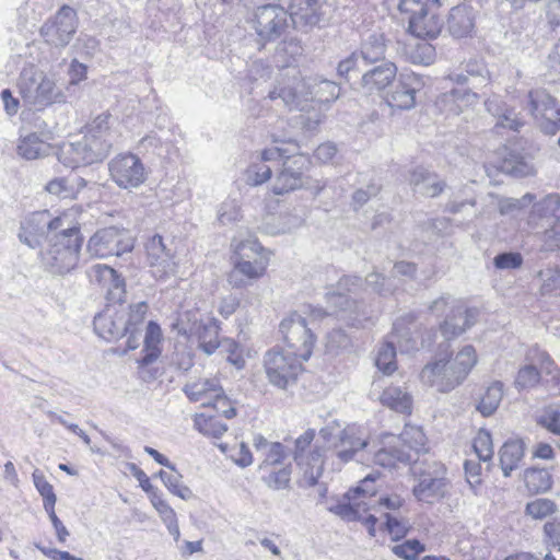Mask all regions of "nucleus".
Instances as JSON below:
<instances>
[{
    "mask_svg": "<svg viewBox=\"0 0 560 560\" xmlns=\"http://www.w3.org/2000/svg\"><path fill=\"white\" fill-rule=\"evenodd\" d=\"M110 179L121 189H137L148 180L149 172L142 160L131 152L115 155L108 163Z\"/></svg>",
    "mask_w": 560,
    "mask_h": 560,
    "instance_id": "12",
    "label": "nucleus"
},
{
    "mask_svg": "<svg viewBox=\"0 0 560 560\" xmlns=\"http://www.w3.org/2000/svg\"><path fill=\"white\" fill-rule=\"evenodd\" d=\"M50 217L48 210L36 211L27 215L22 224L19 234L20 240L30 247H37L42 244L46 231L51 235Z\"/></svg>",
    "mask_w": 560,
    "mask_h": 560,
    "instance_id": "26",
    "label": "nucleus"
},
{
    "mask_svg": "<svg viewBox=\"0 0 560 560\" xmlns=\"http://www.w3.org/2000/svg\"><path fill=\"white\" fill-rule=\"evenodd\" d=\"M323 8L324 0H290L289 21L296 30H311L323 20Z\"/></svg>",
    "mask_w": 560,
    "mask_h": 560,
    "instance_id": "25",
    "label": "nucleus"
},
{
    "mask_svg": "<svg viewBox=\"0 0 560 560\" xmlns=\"http://www.w3.org/2000/svg\"><path fill=\"white\" fill-rule=\"evenodd\" d=\"M366 445L368 439L365 431L355 424L347 425L341 431L338 444L336 445L337 456L342 462H348Z\"/></svg>",
    "mask_w": 560,
    "mask_h": 560,
    "instance_id": "31",
    "label": "nucleus"
},
{
    "mask_svg": "<svg viewBox=\"0 0 560 560\" xmlns=\"http://www.w3.org/2000/svg\"><path fill=\"white\" fill-rule=\"evenodd\" d=\"M47 514H48L49 520L55 528L58 541L61 544L66 542V540L69 536V532H68L67 527L59 520L55 510L52 512H47Z\"/></svg>",
    "mask_w": 560,
    "mask_h": 560,
    "instance_id": "62",
    "label": "nucleus"
},
{
    "mask_svg": "<svg viewBox=\"0 0 560 560\" xmlns=\"http://www.w3.org/2000/svg\"><path fill=\"white\" fill-rule=\"evenodd\" d=\"M376 366L385 375H392L397 370L396 349L393 343L385 342L376 355Z\"/></svg>",
    "mask_w": 560,
    "mask_h": 560,
    "instance_id": "47",
    "label": "nucleus"
},
{
    "mask_svg": "<svg viewBox=\"0 0 560 560\" xmlns=\"http://www.w3.org/2000/svg\"><path fill=\"white\" fill-rule=\"evenodd\" d=\"M385 527L392 540L399 541L404 539L410 532L411 526L404 520L387 515Z\"/></svg>",
    "mask_w": 560,
    "mask_h": 560,
    "instance_id": "54",
    "label": "nucleus"
},
{
    "mask_svg": "<svg viewBox=\"0 0 560 560\" xmlns=\"http://www.w3.org/2000/svg\"><path fill=\"white\" fill-rule=\"evenodd\" d=\"M471 446L479 460L488 463L492 459L493 443L489 431L479 429L472 438Z\"/></svg>",
    "mask_w": 560,
    "mask_h": 560,
    "instance_id": "44",
    "label": "nucleus"
},
{
    "mask_svg": "<svg viewBox=\"0 0 560 560\" xmlns=\"http://www.w3.org/2000/svg\"><path fill=\"white\" fill-rule=\"evenodd\" d=\"M408 491L404 487H396L392 489L390 492L382 495L377 504L380 508L389 510V511H398L400 510L405 503L407 498Z\"/></svg>",
    "mask_w": 560,
    "mask_h": 560,
    "instance_id": "49",
    "label": "nucleus"
},
{
    "mask_svg": "<svg viewBox=\"0 0 560 560\" xmlns=\"http://www.w3.org/2000/svg\"><path fill=\"white\" fill-rule=\"evenodd\" d=\"M260 159V163H253L246 170V182L250 186H259L271 178V167Z\"/></svg>",
    "mask_w": 560,
    "mask_h": 560,
    "instance_id": "51",
    "label": "nucleus"
},
{
    "mask_svg": "<svg viewBox=\"0 0 560 560\" xmlns=\"http://www.w3.org/2000/svg\"><path fill=\"white\" fill-rule=\"evenodd\" d=\"M135 247V237L129 230L107 226L96 231L88 241V253L95 258L121 256Z\"/></svg>",
    "mask_w": 560,
    "mask_h": 560,
    "instance_id": "11",
    "label": "nucleus"
},
{
    "mask_svg": "<svg viewBox=\"0 0 560 560\" xmlns=\"http://www.w3.org/2000/svg\"><path fill=\"white\" fill-rule=\"evenodd\" d=\"M122 308L126 314V317H124V325L126 327V335H128L126 349L135 350L139 346V338L137 335L140 326L143 324L148 315L149 304L147 302H138L130 304L127 307L122 305Z\"/></svg>",
    "mask_w": 560,
    "mask_h": 560,
    "instance_id": "33",
    "label": "nucleus"
},
{
    "mask_svg": "<svg viewBox=\"0 0 560 560\" xmlns=\"http://www.w3.org/2000/svg\"><path fill=\"white\" fill-rule=\"evenodd\" d=\"M144 258L155 277L163 278L172 265L173 255L165 246L163 237L155 234L149 237L143 245Z\"/></svg>",
    "mask_w": 560,
    "mask_h": 560,
    "instance_id": "27",
    "label": "nucleus"
},
{
    "mask_svg": "<svg viewBox=\"0 0 560 560\" xmlns=\"http://www.w3.org/2000/svg\"><path fill=\"white\" fill-rule=\"evenodd\" d=\"M481 460L467 459L465 462V475L466 479L471 487H478L482 482V467Z\"/></svg>",
    "mask_w": 560,
    "mask_h": 560,
    "instance_id": "57",
    "label": "nucleus"
},
{
    "mask_svg": "<svg viewBox=\"0 0 560 560\" xmlns=\"http://www.w3.org/2000/svg\"><path fill=\"white\" fill-rule=\"evenodd\" d=\"M446 475V467L442 464L435 465L431 470L423 472L412 490L416 499L429 504L444 499L450 485Z\"/></svg>",
    "mask_w": 560,
    "mask_h": 560,
    "instance_id": "17",
    "label": "nucleus"
},
{
    "mask_svg": "<svg viewBox=\"0 0 560 560\" xmlns=\"http://www.w3.org/2000/svg\"><path fill=\"white\" fill-rule=\"evenodd\" d=\"M184 393L191 402L200 404L206 410L219 408L224 416L234 413L237 402L225 393L218 376L201 377L184 386Z\"/></svg>",
    "mask_w": 560,
    "mask_h": 560,
    "instance_id": "8",
    "label": "nucleus"
},
{
    "mask_svg": "<svg viewBox=\"0 0 560 560\" xmlns=\"http://www.w3.org/2000/svg\"><path fill=\"white\" fill-rule=\"evenodd\" d=\"M532 360L537 362L546 375L551 376L552 386L558 389L560 395V369L556 365L551 357L542 350H534L532 352Z\"/></svg>",
    "mask_w": 560,
    "mask_h": 560,
    "instance_id": "46",
    "label": "nucleus"
},
{
    "mask_svg": "<svg viewBox=\"0 0 560 560\" xmlns=\"http://www.w3.org/2000/svg\"><path fill=\"white\" fill-rule=\"evenodd\" d=\"M78 26L75 10L65 4L40 26L39 33L47 45L65 48L72 40Z\"/></svg>",
    "mask_w": 560,
    "mask_h": 560,
    "instance_id": "13",
    "label": "nucleus"
},
{
    "mask_svg": "<svg viewBox=\"0 0 560 560\" xmlns=\"http://www.w3.org/2000/svg\"><path fill=\"white\" fill-rule=\"evenodd\" d=\"M237 416V405H234V413L224 416L219 408H211L210 410L202 409L192 415L194 429L210 440H220L229 430L226 421L234 419Z\"/></svg>",
    "mask_w": 560,
    "mask_h": 560,
    "instance_id": "22",
    "label": "nucleus"
},
{
    "mask_svg": "<svg viewBox=\"0 0 560 560\" xmlns=\"http://www.w3.org/2000/svg\"><path fill=\"white\" fill-rule=\"evenodd\" d=\"M523 258L518 253H504L494 258V265L499 269L518 268Z\"/></svg>",
    "mask_w": 560,
    "mask_h": 560,
    "instance_id": "58",
    "label": "nucleus"
},
{
    "mask_svg": "<svg viewBox=\"0 0 560 560\" xmlns=\"http://www.w3.org/2000/svg\"><path fill=\"white\" fill-rule=\"evenodd\" d=\"M424 550V545L418 539H408L392 548L393 553L404 560H417Z\"/></svg>",
    "mask_w": 560,
    "mask_h": 560,
    "instance_id": "50",
    "label": "nucleus"
},
{
    "mask_svg": "<svg viewBox=\"0 0 560 560\" xmlns=\"http://www.w3.org/2000/svg\"><path fill=\"white\" fill-rule=\"evenodd\" d=\"M90 282L104 295L109 304L122 303L126 298L125 279L114 268L97 264L89 273Z\"/></svg>",
    "mask_w": 560,
    "mask_h": 560,
    "instance_id": "14",
    "label": "nucleus"
},
{
    "mask_svg": "<svg viewBox=\"0 0 560 560\" xmlns=\"http://www.w3.org/2000/svg\"><path fill=\"white\" fill-rule=\"evenodd\" d=\"M392 434H384L381 439V446L373 455V464L383 468H396L400 464L407 465V460L398 446L387 444Z\"/></svg>",
    "mask_w": 560,
    "mask_h": 560,
    "instance_id": "38",
    "label": "nucleus"
},
{
    "mask_svg": "<svg viewBox=\"0 0 560 560\" xmlns=\"http://www.w3.org/2000/svg\"><path fill=\"white\" fill-rule=\"evenodd\" d=\"M555 456V448L547 442L537 443L532 451V457L535 459L551 460Z\"/></svg>",
    "mask_w": 560,
    "mask_h": 560,
    "instance_id": "59",
    "label": "nucleus"
},
{
    "mask_svg": "<svg viewBox=\"0 0 560 560\" xmlns=\"http://www.w3.org/2000/svg\"><path fill=\"white\" fill-rule=\"evenodd\" d=\"M503 397V385L500 382L490 384L480 397L477 405L478 411L489 417L498 409Z\"/></svg>",
    "mask_w": 560,
    "mask_h": 560,
    "instance_id": "42",
    "label": "nucleus"
},
{
    "mask_svg": "<svg viewBox=\"0 0 560 560\" xmlns=\"http://www.w3.org/2000/svg\"><path fill=\"white\" fill-rule=\"evenodd\" d=\"M34 486L43 498L44 509L46 512H52L57 502V497L52 485L46 479L44 474L39 471L33 472Z\"/></svg>",
    "mask_w": 560,
    "mask_h": 560,
    "instance_id": "45",
    "label": "nucleus"
},
{
    "mask_svg": "<svg viewBox=\"0 0 560 560\" xmlns=\"http://www.w3.org/2000/svg\"><path fill=\"white\" fill-rule=\"evenodd\" d=\"M389 82L385 98L388 105L397 109H409L416 103V92L422 85L421 75L417 72H400L399 77Z\"/></svg>",
    "mask_w": 560,
    "mask_h": 560,
    "instance_id": "16",
    "label": "nucleus"
},
{
    "mask_svg": "<svg viewBox=\"0 0 560 560\" xmlns=\"http://www.w3.org/2000/svg\"><path fill=\"white\" fill-rule=\"evenodd\" d=\"M268 477L265 478L267 485L273 489H284L289 487L291 480V465L288 464L277 470L275 468L267 470Z\"/></svg>",
    "mask_w": 560,
    "mask_h": 560,
    "instance_id": "52",
    "label": "nucleus"
},
{
    "mask_svg": "<svg viewBox=\"0 0 560 560\" xmlns=\"http://www.w3.org/2000/svg\"><path fill=\"white\" fill-rule=\"evenodd\" d=\"M18 89L22 98L39 110L54 102L55 84L50 80L37 78L36 72H21Z\"/></svg>",
    "mask_w": 560,
    "mask_h": 560,
    "instance_id": "18",
    "label": "nucleus"
},
{
    "mask_svg": "<svg viewBox=\"0 0 560 560\" xmlns=\"http://www.w3.org/2000/svg\"><path fill=\"white\" fill-rule=\"evenodd\" d=\"M57 139L51 130L30 132L19 139L16 152L24 160H37L54 153Z\"/></svg>",
    "mask_w": 560,
    "mask_h": 560,
    "instance_id": "21",
    "label": "nucleus"
},
{
    "mask_svg": "<svg viewBox=\"0 0 560 560\" xmlns=\"http://www.w3.org/2000/svg\"><path fill=\"white\" fill-rule=\"evenodd\" d=\"M537 423L548 432L560 435V406H546L537 418Z\"/></svg>",
    "mask_w": 560,
    "mask_h": 560,
    "instance_id": "48",
    "label": "nucleus"
},
{
    "mask_svg": "<svg viewBox=\"0 0 560 560\" xmlns=\"http://www.w3.org/2000/svg\"><path fill=\"white\" fill-rule=\"evenodd\" d=\"M337 153V148L330 143L319 144L315 151L314 156L322 163L331 161Z\"/></svg>",
    "mask_w": 560,
    "mask_h": 560,
    "instance_id": "61",
    "label": "nucleus"
},
{
    "mask_svg": "<svg viewBox=\"0 0 560 560\" xmlns=\"http://www.w3.org/2000/svg\"><path fill=\"white\" fill-rule=\"evenodd\" d=\"M363 68L359 52L353 51L345 59L340 60L337 70H354Z\"/></svg>",
    "mask_w": 560,
    "mask_h": 560,
    "instance_id": "63",
    "label": "nucleus"
},
{
    "mask_svg": "<svg viewBox=\"0 0 560 560\" xmlns=\"http://www.w3.org/2000/svg\"><path fill=\"white\" fill-rule=\"evenodd\" d=\"M534 350H539L538 348L529 349L526 355L528 360V364L521 368L515 377V385L521 389H528L536 387L541 380V374H545L537 362L532 360V352Z\"/></svg>",
    "mask_w": 560,
    "mask_h": 560,
    "instance_id": "40",
    "label": "nucleus"
},
{
    "mask_svg": "<svg viewBox=\"0 0 560 560\" xmlns=\"http://www.w3.org/2000/svg\"><path fill=\"white\" fill-rule=\"evenodd\" d=\"M529 106L541 131L555 136L560 129V107L556 100L547 92L536 90L529 93Z\"/></svg>",
    "mask_w": 560,
    "mask_h": 560,
    "instance_id": "15",
    "label": "nucleus"
},
{
    "mask_svg": "<svg viewBox=\"0 0 560 560\" xmlns=\"http://www.w3.org/2000/svg\"><path fill=\"white\" fill-rule=\"evenodd\" d=\"M524 513L532 521H548L558 513V504L548 498H535L525 504Z\"/></svg>",
    "mask_w": 560,
    "mask_h": 560,
    "instance_id": "41",
    "label": "nucleus"
},
{
    "mask_svg": "<svg viewBox=\"0 0 560 560\" xmlns=\"http://www.w3.org/2000/svg\"><path fill=\"white\" fill-rule=\"evenodd\" d=\"M316 431L307 429L294 441L293 459L298 466L301 487H313L322 477L325 465V447L315 442Z\"/></svg>",
    "mask_w": 560,
    "mask_h": 560,
    "instance_id": "6",
    "label": "nucleus"
},
{
    "mask_svg": "<svg viewBox=\"0 0 560 560\" xmlns=\"http://www.w3.org/2000/svg\"><path fill=\"white\" fill-rule=\"evenodd\" d=\"M431 3H424L412 8L411 11H399L406 15L408 32L418 38L432 39L442 31L443 22L440 16L430 9Z\"/></svg>",
    "mask_w": 560,
    "mask_h": 560,
    "instance_id": "19",
    "label": "nucleus"
},
{
    "mask_svg": "<svg viewBox=\"0 0 560 560\" xmlns=\"http://www.w3.org/2000/svg\"><path fill=\"white\" fill-rule=\"evenodd\" d=\"M476 349L468 345L455 355L440 354L439 359L428 363L420 373L421 382L439 393H448L460 385L476 366Z\"/></svg>",
    "mask_w": 560,
    "mask_h": 560,
    "instance_id": "3",
    "label": "nucleus"
},
{
    "mask_svg": "<svg viewBox=\"0 0 560 560\" xmlns=\"http://www.w3.org/2000/svg\"><path fill=\"white\" fill-rule=\"evenodd\" d=\"M171 329L187 340L197 342L206 354H212L221 346V323L212 316L203 317L198 307L178 310Z\"/></svg>",
    "mask_w": 560,
    "mask_h": 560,
    "instance_id": "5",
    "label": "nucleus"
},
{
    "mask_svg": "<svg viewBox=\"0 0 560 560\" xmlns=\"http://www.w3.org/2000/svg\"><path fill=\"white\" fill-rule=\"evenodd\" d=\"M279 331L283 350L304 362L311 359L316 346V336L303 316L298 312L289 314L280 322Z\"/></svg>",
    "mask_w": 560,
    "mask_h": 560,
    "instance_id": "7",
    "label": "nucleus"
},
{
    "mask_svg": "<svg viewBox=\"0 0 560 560\" xmlns=\"http://www.w3.org/2000/svg\"><path fill=\"white\" fill-rule=\"evenodd\" d=\"M304 361L279 348L265 354L264 366L268 381L276 387L285 389L304 373Z\"/></svg>",
    "mask_w": 560,
    "mask_h": 560,
    "instance_id": "10",
    "label": "nucleus"
},
{
    "mask_svg": "<svg viewBox=\"0 0 560 560\" xmlns=\"http://www.w3.org/2000/svg\"><path fill=\"white\" fill-rule=\"evenodd\" d=\"M542 533L547 541L560 551V517L553 516L546 521L542 526Z\"/></svg>",
    "mask_w": 560,
    "mask_h": 560,
    "instance_id": "56",
    "label": "nucleus"
},
{
    "mask_svg": "<svg viewBox=\"0 0 560 560\" xmlns=\"http://www.w3.org/2000/svg\"><path fill=\"white\" fill-rule=\"evenodd\" d=\"M380 402L398 413L410 416L412 412L411 395L396 385H389L384 388L380 395Z\"/></svg>",
    "mask_w": 560,
    "mask_h": 560,
    "instance_id": "35",
    "label": "nucleus"
},
{
    "mask_svg": "<svg viewBox=\"0 0 560 560\" xmlns=\"http://www.w3.org/2000/svg\"><path fill=\"white\" fill-rule=\"evenodd\" d=\"M261 160L281 164L270 186L271 194L283 196L304 187L312 164L307 154L290 155L287 149L272 145L261 151Z\"/></svg>",
    "mask_w": 560,
    "mask_h": 560,
    "instance_id": "4",
    "label": "nucleus"
},
{
    "mask_svg": "<svg viewBox=\"0 0 560 560\" xmlns=\"http://www.w3.org/2000/svg\"><path fill=\"white\" fill-rule=\"evenodd\" d=\"M42 552L50 560H83L69 553L68 551H61L52 548H40Z\"/></svg>",
    "mask_w": 560,
    "mask_h": 560,
    "instance_id": "64",
    "label": "nucleus"
},
{
    "mask_svg": "<svg viewBox=\"0 0 560 560\" xmlns=\"http://www.w3.org/2000/svg\"><path fill=\"white\" fill-rule=\"evenodd\" d=\"M525 454V443L522 439L506 441L500 450V465L504 476H510L522 463Z\"/></svg>",
    "mask_w": 560,
    "mask_h": 560,
    "instance_id": "37",
    "label": "nucleus"
},
{
    "mask_svg": "<svg viewBox=\"0 0 560 560\" xmlns=\"http://www.w3.org/2000/svg\"><path fill=\"white\" fill-rule=\"evenodd\" d=\"M253 445L259 454L261 462L260 470H270L282 465L288 458L287 447L280 442H269L261 434H256L253 439Z\"/></svg>",
    "mask_w": 560,
    "mask_h": 560,
    "instance_id": "28",
    "label": "nucleus"
},
{
    "mask_svg": "<svg viewBox=\"0 0 560 560\" xmlns=\"http://www.w3.org/2000/svg\"><path fill=\"white\" fill-rule=\"evenodd\" d=\"M231 269L225 280L231 289L243 290L268 276L273 252L257 238L234 240L230 246Z\"/></svg>",
    "mask_w": 560,
    "mask_h": 560,
    "instance_id": "2",
    "label": "nucleus"
},
{
    "mask_svg": "<svg viewBox=\"0 0 560 560\" xmlns=\"http://www.w3.org/2000/svg\"><path fill=\"white\" fill-rule=\"evenodd\" d=\"M109 304L95 316L93 326L95 332L104 340L114 341L126 335L122 303Z\"/></svg>",
    "mask_w": 560,
    "mask_h": 560,
    "instance_id": "24",
    "label": "nucleus"
},
{
    "mask_svg": "<svg viewBox=\"0 0 560 560\" xmlns=\"http://www.w3.org/2000/svg\"><path fill=\"white\" fill-rule=\"evenodd\" d=\"M337 515L347 521H359L361 515L358 508H354L350 503L337 504L331 509Z\"/></svg>",
    "mask_w": 560,
    "mask_h": 560,
    "instance_id": "60",
    "label": "nucleus"
},
{
    "mask_svg": "<svg viewBox=\"0 0 560 560\" xmlns=\"http://www.w3.org/2000/svg\"><path fill=\"white\" fill-rule=\"evenodd\" d=\"M88 182L78 175L55 177L47 182L45 191L59 199L75 200L86 188Z\"/></svg>",
    "mask_w": 560,
    "mask_h": 560,
    "instance_id": "32",
    "label": "nucleus"
},
{
    "mask_svg": "<svg viewBox=\"0 0 560 560\" xmlns=\"http://www.w3.org/2000/svg\"><path fill=\"white\" fill-rule=\"evenodd\" d=\"M249 24L261 45L276 42L290 26L288 10L278 3H267L254 9Z\"/></svg>",
    "mask_w": 560,
    "mask_h": 560,
    "instance_id": "9",
    "label": "nucleus"
},
{
    "mask_svg": "<svg viewBox=\"0 0 560 560\" xmlns=\"http://www.w3.org/2000/svg\"><path fill=\"white\" fill-rule=\"evenodd\" d=\"M524 125V119L516 112L515 108H506L495 124V129H510L517 131Z\"/></svg>",
    "mask_w": 560,
    "mask_h": 560,
    "instance_id": "55",
    "label": "nucleus"
},
{
    "mask_svg": "<svg viewBox=\"0 0 560 560\" xmlns=\"http://www.w3.org/2000/svg\"><path fill=\"white\" fill-rule=\"evenodd\" d=\"M163 331L161 326L150 320L145 327L143 357L139 363L143 366L156 361L162 353Z\"/></svg>",
    "mask_w": 560,
    "mask_h": 560,
    "instance_id": "34",
    "label": "nucleus"
},
{
    "mask_svg": "<svg viewBox=\"0 0 560 560\" xmlns=\"http://www.w3.org/2000/svg\"><path fill=\"white\" fill-rule=\"evenodd\" d=\"M150 498L151 504L158 511L162 520L171 525L176 524V514L174 510L170 506V504L163 499V497L156 491L152 492Z\"/></svg>",
    "mask_w": 560,
    "mask_h": 560,
    "instance_id": "53",
    "label": "nucleus"
},
{
    "mask_svg": "<svg viewBox=\"0 0 560 560\" xmlns=\"http://www.w3.org/2000/svg\"><path fill=\"white\" fill-rule=\"evenodd\" d=\"M385 486V477L380 472H373L365 476L350 492L354 499L360 495L364 498H373L376 497Z\"/></svg>",
    "mask_w": 560,
    "mask_h": 560,
    "instance_id": "43",
    "label": "nucleus"
},
{
    "mask_svg": "<svg viewBox=\"0 0 560 560\" xmlns=\"http://www.w3.org/2000/svg\"><path fill=\"white\" fill-rule=\"evenodd\" d=\"M523 481L530 495L547 493L553 487L552 475L547 468H526L523 472Z\"/></svg>",
    "mask_w": 560,
    "mask_h": 560,
    "instance_id": "36",
    "label": "nucleus"
},
{
    "mask_svg": "<svg viewBox=\"0 0 560 560\" xmlns=\"http://www.w3.org/2000/svg\"><path fill=\"white\" fill-rule=\"evenodd\" d=\"M54 153L61 164L72 170L97 161V154L93 150L88 136L74 142H62L60 144L57 142Z\"/></svg>",
    "mask_w": 560,
    "mask_h": 560,
    "instance_id": "20",
    "label": "nucleus"
},
{
    "mask_svg": "<svg viewBox=\"0 0 560 560\" xmlns=\"http://www.w3.org/2000/svg\"><path fill=\"white\" fill-rule=\"evenodd\" d=\"M384 51L385 47L382 37L376 34L370 35L358 51L363 68L372 67L370 70H397L393 62L384 60Z\"/></svg>",
    "mask_w": 560,
    "mask_h": 560,
    "instance_id": "29",
    "label": "nucleus"
},
{
    "mask_svg": "<svg viewBox=\"0 0 560 560\" xmlns=\"http://www.w3.org/2000/svg\"><path fill=\"white\" fill-rule=\"evenodd\" d=\"M470 313L463 307H456L451 311L440 328L445 338L451 339L463 334L472 323Z\"/></svg>",
    "mask_w": 560,
    "mask_h": 560,
    "instance_id": "39",
    "label": "nucleus"
},
{
    "mask_svg": "<svg viewBox=\"0 0 560 560\" xmlns=\"http://www.w3.org/2000/svg\"><path fill=\"white\" fill-rule=\"evenodd\" d=\"M81 213V207L73 206L51 219V235L46 249L40 253V260L52 273L65 275L79 265L84 244Z\"/></svg>",
    "mask_w": 560,
    "mask_h": 560,
    "instance_id": "1",
    "label": "nucleus"
},
{
    "mask_svg": "<svg viewBox=\"0 0 560 560\" xmlns=\"http://www.w3.org/2000/svg\"><path fill=\"white\" fill-rule=\"evenodd\" d=\"M387 444L398 446L408 464L417 462L420 454L429 451L428 438L421 427L406 424L399 435L389 436Z\"/></svg>",
    "mask_w": 560,
    "mask_h": 560,
    "instance_id": "23",
    "label": "nucleus"
},
{
    "mask_svg": "<svg viewBox=\"0 0 560 560\" xmlns=\"http://www.w3.org/2000/svg\"><path fill=\"white\" fill-rule=\"evenodd\" d=\"M475 12L471 5H454L448 14L446 27L454 38L471 36L475 32Z\"/></svg>",
    "mask_w": 560,
    "mask_h": 560,
    "instance_id": "30",
    "label": "nucleus"
}]
</instances>
